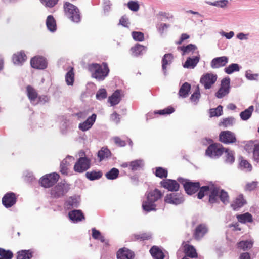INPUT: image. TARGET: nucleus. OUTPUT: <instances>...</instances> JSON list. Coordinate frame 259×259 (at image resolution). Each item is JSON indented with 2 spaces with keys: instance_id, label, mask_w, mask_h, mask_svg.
Wrapping results in <instances>:
<instances>
[{
  "instance_id": "62",
  "label": "nucleus",
  "mask_w": 259,
  "mask_h": 259,
  "mask_svg": "<svg viewBox=\"0 0 259 259\" xmlns=\"http://www.w3.org/2000/svg\"><path fill=\"white\" fill-rule=\"evenodd\" d=\"M41 2L46 7L52 8L57 4L58 0H41Z\"/></svg>"
},
{
  "instance_id": "47",
  "label": "nucleus",
  "mask_w": 259,
  "mask_h": 259,
  "mask_svg": "<svg viewBox=\"0 0 259 259\" xmlns=\"http://www.w3.org/2000/svg\"><path fill=\"white\" fill-rule=\"evenodd\" d=\"M65 81L68 85H72L74 81V74L72 68L65 75Z\"/></svg>"
},
{
  "instance_id": "55",
  "label": "nucleus",
  "mask_w": 259,
  "mask_h": 259,
  "mask_svg": "<svg viewBox=\"0 0 259 259\" xmlns=\"http://www.w3.org/2000/svg\"><path fill=\"white\" fill-rule=\"evenodd\" d=\"M175 112V109L171 106H168V107L163 109L158 110L155 112L156 114H158L159 115H165V114H170Z\"/></svg>"
},
{
  "instance_id": "46",
  "label": "nucleus",
  "mask_w": 259,
  "mask_h": 259,
  "mask_svg": "<svg viewBox=\"0 0 259 259\" xmlns=\"http://www.w3.org/2000/svg\"><path fill=\"white\" fill-rule=\"evenodd\" d=\"M240 69V67L237 63H232L229 65L227 67L224 69L225 73L228 74H231L234 72L239 71Z\"/></svg>"
},
{
  "instance_id": "10",
  "label": "nucleus",
  "mask_w": 259,
  "mask_h": 259,
  "mask_svg": "<svg viewBox=\"0 0 259 259\" xmlns=\"http://www.w3.org/2000/svg\"><path fill=\"white\" fill-rule=\"evenodd\" d=\"M185 198L183 194L176 192L167 194L164 198L165 203L175 205L183 204Z\"/></svg>"
},
{
  "instance_id": "5",
  "label": "nucleus",
  "mask_w": 259,
  "mask_h": 259,
  "mask_svg": "<svg viewBox=\"0 0 259 259\" xmlns=\"http://www.w3.org/2000/svg\"><path fill=\"white\" fill-rule=\"evenodd\" d=\"M64 9L65 15L72 21L78 23L80 21L79 10L76 6L66 2L64 4Z\"/></svg>"
},
{
  "instance_id": "26",
  "label": "nucleus",
  "mask_w": 259,
  "mask_h": 259,
  "mask_svg": "<svg viewBox=\"0 0 259 259\" xmlns=\"http://www.w3.org/2000/svg\"><path fill=\"white\" fill-rule=\"evenodd\" d=\"M27 57L24 52L21 51L13 56L12 60L14 64L22 65L26 60Z\"/></svg>"
},
{
  "instance_id": "31",
  "label": "nucleus",
  "mask_w": 259,
  "mask_h": 259,
  "mask_svg": "<svg viewBox=\"0 0 259 259\" xmlns=\"http://www.w3.org/2000/svg\"><path fill=\"white\" fill-rule=\"evenodd\" d=\"M121 100L120 92L119 90H117L109 97L108 101L111 106H115L118 104Z\"/></svg>"
},
{
  "instance_id": "27",
  "label": "nucleus",
  "mask_w": 259,
  "mask_h": 259,
  "mask_svg": "<svg viewBox=\"0 0 259 259\" xmlns=\"http://www.w3.org/2000/svg\"><path fill=\"white\" fill-rule=\"evenodd\" d=\"M184 253L185 255L190 258H197V259H200V257H198L197 253L195 247L189 244H186L184 246Z\"/></svg>"
},
{
  "instance_id": "57",
  "label": "nucleus",
  "mask_w": 259,
  "mask_h": 259,
  "mask_svg": "<svg viewBox=\"0 0 259 259\" xmlns=\"http://www.w3.org/2000/svg\"><path fill=\"white\" fill-rule=\"evenodd\" d=\"M235 119L233 117H229L228 118H224L223 121L220 123V125H222L225 127L232 125L234 122Z\"/></svg>"
},
{
  "instance_id": "29",
  "label": "nucleus",
  "mask_w": 259,
  "mask_h": 259,
  "mask_svg": "<svg viewBox=\"0 0 259 259\" xmlns=\"http://www.w3.org/2000/svg\"><path fill=\"white\" fill-rule=\"evenodd\" d=\"M246 203V201L243 198V195L241 194L236 198L231 206L234 210L237 211Z\"/></svg>"
},
{
  "instance_id": "17",
  "label": "nucleus",
  "mask_w": 259,
  "mask_h": 259,
  "mask_svg": "<svg viewBox=\"0 0 259 259\" xmlns=\"http://www.w3.org/2000/svg\"><path fill=\"white\" fill-rule=\"evenodd\" d=\"M74 160L73 157L68 155L61 161L60 165V171L62 175H68V167L71 165Z\"/></svg>"
},
{
  "instance_id": "53",
  "label": "nucleus",
  "mask_w": 259,
  "mask_h": 259,
  "mask_svg": "<svg viewBox=\"0 0 259 259\" xmlns=\"http://www.w3.org/2000/svg\"><path fill=\"white\" fill-rule=\"evenodd\" d=\"M239 166L241 169H246L247 171L252 170L251 165L246 160L242 159L239 163Z\"/></svg>"
},
{
  "instance_id": "43",
  "label": "nucleus",
  "mask_w": 259,
  "mask_h": 259,
  "mask_svg": "<svg viewBox=\"0 0 259 259\" xmlns=\"http://www.w3.org/2000/svg\"><path fill=\"white\" fill-rule=\"evenodd\" d=\"M119 174V171L117 168H112L106 172L105 176L108 180H115L118 177Z\"/></svg>"
},
{
  "instance_id": "33",
  "label": "nucleus",
  "mask_w": 259,
  "mask_h": 259,
  "mask_svg": "<svg viewBox=\"0 0 259 259\" xmlns=\"http://www.w3.org/2000/svg\"><path fill=\"white\" fill-rule=\"evenodd\" d=\"M152 238V234L150 233H144L140 234H134L131 238L133 241H144L148 240Z\"/></svg>"
},
{
  "instance_id": "56",
  "label": "nucleus",
  "mask_w": 259,
  "mask_h": 259,
  "mask_svg": "<svg viewBox=\"0 0 259 259\" xmlns=\"http://www.w3.org/2000/svg\"><path fill=\"white\" fill-rule=\"evenodd\" d=\"M128 8L134 12H137L139 10L140 6L137 1H130L127 3Z\"/></svg>"
},
{
  "instance_id": "60",
  "label": "nucleus",
  "mask_w": 259,
  "mask_h": 259,
  "mask_svg": "<svg viewBox=\"0 0 259 259\" xmlns=\"http://www.w3.org/2000/svg\"><path fill=\"white\" fill-rule=\"evenodd\" d=\"M156 16L159 18V19L161 21L163 20L162 18H160V17H163L165 18L166 19L169 20H172L174 19L173 15L168 13L164 12L162 11H160L159 13L156 15Z\"/></svg>"
},
{
  "instance_id": "44",
  "label": "nucleus",
  "mask_w": 259,
  "mask_h": 259,
  "mask_svg": "<svg viewBox=\"0 0 259 259\" xmlns=\"http://www.w3.org/2000/svg\"><path fill=\"white\" fill-rule=\"evenodd\" d=\"M155 175L157 177L161 179L166 178L168 176L167 169L161 167H157L155 168Z\"/></svg>"
},
{
  "instance_id": "2",
  "label": "nucleus",
  "mask_w": 259,
  "mask_h": 259,
  "mask_svg": "<svg viewBox=\"0 0 259 259\" xmlns=\"http://www.w3.org/2000/svg\"><path fill=\"white\" fill-rule=\"evenodd\" d=\"M209 194L208 202L211 204L220 203L221 201L223 204H227L229 202V196L227 192L224 189H221L218 187L212 186H200L199 192L197 194V198L202 199L205 195Z\"/></svg>"
},
{
  "instance_id": "51",
  "label": "nucleus",
  "mask_w": 259,
  "mask_h": 259,
  "mask_svg": "<svg viewBox=\"0 0 259 259\" xmlns=\"http://www.w3.org/2000/svg\"><path fill=\"white\" fill-rule=\"evenodd\" d=\"M230 91L227 88L220 87L218 91L215 93V96L217 98L221 99L229 94Z\"/></svg>"
},
{
  "instance_id": "64",
  "label": "nucleus",
  "mask_w": 259,
  "mask_h": 259,
  "mask_svg": "<svg viewBox=\"0 0 259 259\" xmlns=\"http://www.w3.org/2000/svg\"><path fill=\"white\" fill-rule=\"evenodd\" d=\"M92 126L90 124L87 123L86 121H84L82 123L79 124L78 128L82 132H85L90 129Z\"/></svg>"
},
{
  "instance_id": "58",
  "label": "nucleus",
  "mask_w": 259,
  "mask_h": 259,
  "mask_svg": "<svg viewBox=\"0 0 259 259\" xmlns=\"http://www.w3.org/2000/svg\"><path fill=\"white\" fill-rule=\"evenodd\" d=\"M107 96L106 90L105 89H100L96 93V99L99 100H102L106 98Z\"/></svg>"
},
{
  "instance_id": "45",
  "label": "nucleus",
  "mask_w": 259,
  "mask_h": 259,
  "mask_svg": "<svg viewBox=\"0 0 259 259\" xmlns=\"http://www.w3.org/2000/svg\"><path fill=\"white\" fill-rule=\"evenodd\" d=\"M111 153L107 148H102L98 152V156L100 161L103 160L106 158H109L111 156Z\"/></svg>"
},
{
  "instance_id": "21",
  "label": "nucleus",
  "mask_w": 259,
  "mask_h": 259,
  "mask_svg": "<svg viewBox=\"0 0 259 259\" xmlns=\"http://www.w3.org/2000/svg\"><path fill=\"white\" fill-rule=\"evenodd\" d=\"M178 50L182 51V55L185 56L189 54L190 53H197L199 54V51L197 50V47L195 44H190L186 46L178 47Z\"/></svg>"
},
{
  "instance_id": "1",
  "label": "nucleus",
  "mask_w": 259,
  "mask_h": 259,
  "mask_svg": "<svg viewBox=\"0 0 259 259\" xmlns=\"http://www.w3.org/2000/svg\"><path fill=\"white\" fill-rule=\"evenodd\" d=\"M209 194L208 202L211 204L220 203L221 201L223 204H227L229 202V196L227 192L224 189H221L218 187L212 186H200L199 192L197 194V198L202 199L205 195Z\"/></svg>"
},
{
  "instance_id": "24",
  "label": "nucleus",
  "mask_w": 259,
  "mask_h": 259,
  "mask_svg": "<svg viewBox=\"0 0 259 259\" xmlns=\"http://www.w3.org/2000/svg\"><path fill=\"white\" fill-rule=\"evenodd\" d=\"M26 94L30 102L33 105H36L38 96L37 91L32 86L29 85L26 87Z\"/></svg>"
},
{
  "instance_id": "6",
  "label": "nucleus",
  "mask_w": 259,
  "mask_h": 259,
  "mask_svg": "<svg viewBox=\"0 0 259 259\" xmlns=\"http://www.w3.org/2000/svg\"><path fill=\"white\" fill-rule=\"evenodd\" d=\"M177 180L183 185L186 193L189 195L195 194L200 188V183L199 182H192L182 177L178 178Z\"/></svg>"
},
{
  "instance_id": "14",
  "label": "nucleus",
  "mask_w": 259,
  "mask_h": 259,
  "mask_svg": "<svg viewBox=\"0 0 259 259\" xmlns=\"http://www.w3.org/2000/svg\"><path fill=\"white\" fill-rule=\"evenodd\" d=\"M31 66L37 69H44L47 67V62L42 56H35L30 60Z\"/></svg>"
},
{
  "instance_id": "42",
  "label": "nucleus",
  "mask_w": 259,
  "mask_h": 259,
  "mask_svg": "<svg viewBox=\"0 0 259 259\" xmlns=\"http://www.w3.org/2000/svg\"><path fill=\"white\" fill-rule=\"evenodd\" d=\"M144 163L142 160H136L130 162L131 169L132 171H136L139 170L144 166Z\"/></svg>"
},
{
  "instance_id": "16",
  "label": "nucleus",
  "mask_w": 259,
  "mask_h": 259,
  "mask_svg": "<svg viewBox=\"0 0 259 259\" xmlns=\"http://www.w3.org/2000/svg\"><path fill=\"white\" fill-rule=\"evenodd\" d=\"M17 198L13 192L7 193L2 198V204L6 208H10L16 204Z\"/></svg>"
},
{
  "instance_id": "39",
  "label": "nucleus",
  "mask_w": 259,
  "mask_h": 259,
  "mask_svg": "<svg viewBox=\"0 0 259 259\" xmlns=\"http://www.w3.org/2000/svg\"><path fill=\"white\" fill-rule=\"evenodd\" d=\"M225 153V162L229 164H232L235 161V153L233 151L228 148L224 150Z\"/></svg>"
},
{
  "instance_id": "4",
  "label": "nucleus",
  "mask_w": 259,
  "mask_h": 259,
  "mask_svg": "<svg viewBox=\"0 0 259 259\" xmlns=\"http://www.w3.org/2000/svg\"><path fill=\"white\" fill-rule=\"evenodd\" d=\"M88 69L92 72V77L99 81L104 80L109 72V68L106 62L102 64L92 63L89 65Z\"/></svg>"
},
{
  "instance_id": "23",
  "label": "nucleus",
  "mask_w": 259,
  "mask_h": 259,
  "mask_svg": "<svg viewBox=\"0 0 259 259\" xmlns=\"http://www.w3.org/2000/svg\"><path fill=\"white\" fill-rule=\"evenodd\" d=\"M80 204L79 198L76 196H71L65 202V205L68 209L77 208Z\"/></svg>"
},
{
  "instance_id": "35",
  "label": "nucleus",
  "mask_w": 259,
  "mask_h": 259,
  "mask_svg": "<svg viewBox=\"0 0 259 259\" xmlns=\"http://www.w3.org/2000/svg\"><path fill=\"white\" fill-rule=\"evenodd\" d=\"M33 252L30 250H21L17 253V259H31Z\"/></svg>"
},
{
  "instance_id": "25",
  "label": "nucleus",
  "mask_w": 259,
  "mask_h": 259,
  "mask_svg": "<svg viewBox=\"0 0 259 259\" xmlns=\"http://www.w3.org/2000/svg\"><path fill=\"white\" fill-rule=\"evenodd\" d=\"M173 59L172 54L171 53L165 54L162 59V69L165 76L167 75V65L170 64Z\"/></svg>"
},
{
  "instance_id": "28",
  "label": "nucleus",
  "mask_w": 259,
  "mask_h": 259,
  "mask_svg": "<svg viewBox=\"0 0 259 259\" xmlns=\"http://www.w3.org/2000/svg\"><path fill=\"white\" fill-rule=\"evenodd\" d=\"M200 58L199 54L194 58L188 57L183 65V67L186 68H194L199 62Z\"/></svg>"
},
{
  "instance_id": "63",
  "label": "nucleus",
  "mask_w": 259,
  "mask_h": 259,
  "mask_svg": "<svg viewBox=\"0 0 259 259\" xmlns=\"http://www.w3.org/2000/svg\"><path fill=\"white\" fill-rule=\"evenodd\" d=\"M252 159L254 162L259 164V144L257 145V147L252 154Z\"/></svg>"
},
{
  "instance_id": "8",
  "label": "nucleus",
  "mask_w": 259,
  "mask_h": 259,
  "mask_svg": "<svg viewBox=\"0 0 259 259\" xmlns=\"http://www.w3.org/2000/svg\"><path fill=\"white\" fill-rule=\"evenodd\" d=\"M225 148L219 143L210 144L205 151L206 155L212 158H217L224 152Z\"/></svg>"
},
{
  "instance_id": "11",
  "label": "nucleus",
  "mask_w": 259,
  "mask_h": 259,
  "mask_svg": "<svg viewBox=\"0 0 259 259\" xmlns=\"http://www.w3.org/2000/svg\"><path fill=\"white\" fill-rule=\"evenodd\" d=\"M59 177V175L56 172L49 174L41 178L39 183L45 188H50L58 181Z\"/></svg>"
},
{
  "instance_id": "38",
  "label": "nucleus",
  "mask_w": 259,
  "mask_h": 259,
  "mask_svg": "<svg viewBox=\"0 0 259 259\" xmlns=\"http://www.w3.org/2000/svg\"><path fill=\"white\" fill-rule=\"evenodd\" d=\"M46 25L48 29L51 32L56 30V21L52 15H49L46 19Z\"/></svg>"
},
{
  "instance_id": "61",
  "label": "nucleus",
  "mask_w": 259,
  "mask_h": 259,
  "mask_svg": "<svg viewBox=\"0 0 259 259\" xmlns=\"http://www.w3.org/2000/svg\"><path fill=\"white\" fill-rule=\"evenodd\" d=\"M170 25L166 23H159L156 25V28L161 35L163 34L165 29L169 27Z\"/></svg>"
},
{
  "instance_id": "30",
  "label": "nucleus",
  "mask_w": 259,
  "mask_h": 259,
  "mask_svg": "<svg viewBox=\"0 0 259 259\" xmlns=\"http://www.w3.org/2000/svg\"><path fill=\"white\" fill-rule=\"evenodd\" d=\"M150 252L154 259H164L165 255L162 251L156 246H152Z\"/></svg>"
},
{
  "instance_id": "59",
  "label": "nucleus",
  "mask_w": 259,
  "mask_h": 259,
  "mask_svg": "<svg viewBox=\"0 0 259 259\" xmlns=\"http://www.w3.org/2000/svg\"><path fill=\"white\" fill-rule=\"evenodd\" d=\"M245 77L249 80H257L259 77V74H252L250 70H248L245 72Z\"/></svg>"
},
{
  "instance_id": "13",
  "label": "nucleus",
  "mask_w": 259,
  "mask_h": 259,
  "mask_svg": "<svg viewBox=\"0 0 259 259\" xmlns=\"http://www.w3.org/2000/svg\"><path fill=\"white\" fill-rule=\"evenodd\" d=\"M217 79L216 75L207 73L201 76L200 82L204 85L205 89H209L212 85L215 82Z\"/></svg>"
},
{
  "instance_id": "32",
  "label": "nucleus",
  "mask_w": 259,
  "mask_h": 259,
  "mask_svg": "<svg viewBox=\"0 0 259 259\" xmlns=\"http://www.w3.org/2000/svg\"><path fill=\"white\" fill-rule=\"evenodd\" d=\"M132 54L134 56H138L143 55L146 51V48L139 44H137L135 46L131 48Z\"/></svg>"
},
{
  "instance_id": "54",
  "label": "nucleus",
  "mask_w": 259,
  "mask_h": 259,
  "mask_svg": "<svg viewBox=\"0 0 259 259\" xmlns=\"http://www.w3.org/2000/svg\"><path fill=\"white\" fill-rule=\"evenodd\" d=\"M132 35L133 39L137 41H142L144 39V34L141 32L133 31Z\"/></svg>"
},
{
  "instance_id": "9",
  "label": "nucleus",
  "mask_w": 259,
  "mask_h": 259,
  "mask_svg": "<svg viewBox=\"0 0 259 259\" xmlns=\"http://www.w3.org/2000/svg\"><path fill=\"white\" fill-rule=\"evenodd\" d=\"M91 166V160L86 156L79 158L74 165V170L82 173L89 169Z\"/></svg>"
},
{
  "instance_id": "7",
  "label": "nucleus",
  "mask_w": 259,
  "mask_h": 259,
  "mask_svg": "<svg viewBox=\"0 0 259 259\" xmlns=\"http://www.w3.org/2000/svg\"><path fill=\"white\" fill-rule=\"evenodd\" d=\"M70 185L64 182L58 183L51 191L53 198H59L64 196L69 190Z\"/></svg>"
},
{
  "instance_id": "52",
  "label": "nucleus",
  "mask_w": 259,
  "mask_h": 259,
  "mask_svg": "<svg viewBox=\"0 0 259 259\" xmlns=\"http://www.w3.org/2000/svg\"><path fill=\"white\" fill-rule=\"evenodd\" d=\"M201 95L200 93L199 88V86L196 87V89L195 91L194 92L193 94H192L190 97V100L193 102H195L196 104L198 103L199 100L200 98Z\"/></svg>"
},
{
  "instance_id": "41",
  "label": "nucleus",
  "mask_w": 259,
  "mask_h": 259,
  "mask_svg": "<svg viewBox=\"0 0 259 259\" xmlns=\"http://www.w3.org/2000/svg\"><path fill=\"white\" fill-rule=\"evenodd\" d=\"M237 218L238 221L241 223H251L253 221L252 215L248 212L238 215Z\"/></svg>"
},
{
  "instance_id": "3",
  "label": "nucleus",
  "mask_w": 259,
  "mask_h": 259,
  "mask_svg": "<svg viewBox=\"0 0 259 259\" xmlns=\"http://www.w3.org/2000/svg\"><path fill=\"white\" fill-rule=\"evenodd\" d=\"M163 195L161 192L158 189L149 192L147 194L146 200L143 201L142 205L143 209L146 212L156 210L155 202L160 199Z\"/></svg>"
},
{
  "instance_id": "19",
  "label": "nucleus",
  "mask_w": 259,
  "mask_h": 259,
  "mask_svg": "<svg viewBox=\"0 0 259 259\" xmlns=\"http://www.w3.org/2000/svg\"><path fill=\"white\" fill-rule=\"evenodd\" d=\"M208 229L204 224H199L195 229L193 237L195 239L199 240L207 233Z\"/></svg>"
},
{
  "instance_id": "15",
  "label": "nucleus",
  "mask_w": 259,
  "mask_h": 259,
  "mask_svg": "<svg viewBox=\"0 0 259 259\" xmlns=\"http://www.w3.org/2000/svg\"><path fill=\"white\" fill-rule=\"evenodd\" d=\"M160 184L161 187L171 192H177L180 188V185L177 181L172 179L163 180L160 182Z\"/></svg>"
},
{
  "instance_id": "40",
  "label": "nucleus",
  "mask_w": 259,
  "mask_h": 259,
  "mask_svg": "<svg viewBox=\"0 0 259 259\" xmlns=\"http://www.w3.org/2000/svg\"><path fill=\"white\" fill-rule=\"evenodd\" d=\"M253 244V241L251 240L241 241L237 243L238 248H241L244 251L250 249Z\"/></svg>"
},
{
  "instance_id": "36",
  "label": "nucleus",
  "mask_w": 259,
  "mask_h": 259,
  "mask_svg": "<svg viewBox=\"0 0 259 259\" xmlns=\"http://www.w3.org/2000/svg\"><path fill=\"white\" fill-rule=\"evenodd\" d=\"M254 110V106H250L247 109L240 113V116L242 120L246 121L249 119L251 116L252 113Z\"/></svg>"
},
{
  "instance_id": "49",
  "label": "nucleus",
  "mask_w": 259,
  "mask_h": 259,
  "mask_svg": "<svg viewBox=\"0 0 259 259\" xmlns=\"http://www.w3.org/2000/svg\"><path fill=\"white\" fill-rule=\"evenodd\" d=\"M0 258L12 259L13 257V253L10 250H5L0 248Z\"/></svg>"
},
{
  "instance_id": "50",
  "label": "nucleus",
  "mask_w": 259,
  "mask_h": 259,
  "mask_svg": "<svg viewBox=\"0 0 259 259\" xmlns=\"http://www.w3.org/2000/svg\"><path fill=\"white\" fill-rule=\"evenodd\" d=\"M257 144H255L252 141L248 142L244 146V149L248 153L254 152L255 149L257 147Z\"/></svg>"
},
{
  "instance_id": "22",
  "label": "nucleus",
  "mask_w": 259,
  "mask_h": 259,
  "mask_svg": "<svg viewBox=\"0 0 259 259\" xmlns=\"http://www.w3.org/2000/svg\"><path fill=\"white\" fill-rule=\"evenodd\" d=\"M116 256L117 259H133L134 254L130 249L124 247L117 252Z\"/></svg>"
},
{
  "instance_id": "48",
  "label": "nucleus",
  "mask_w": 259,
  "mask_h": 259,
  "mask_svg": "<svg viewBox=\"0 0 259 259\" xmlns=\"http://www.w3.org/2000/svg\"><path fill=\"white\" fill-rule=\"evenodd\" d=\"M210 117H218L223 113V106L219 105L216 108H212L209 110Z\"/></svg>"
},
{
  "instance_id": "34",
  "label": "nucleus",
  "mask_w": 259,
  "mask_h": 259,
  "mask_svg": "<svg viewBox=\"0 0 259 259\" xmlns=\"http://www.w3.org/2000/svg\"><path fill=\"white\" fill-rule=\"evenodd\" d=\"M86 178L90 181H94L100 179L103 175L101 170H92L88 171L85 174Z\"/></svg>"
},
{
  "instance_id": "20",
  "label": "nucleus",
  "mask_w": 259,
  "mask_h": 259,
  "mask_svg": "<svg viewBox=\"0 0 259 259\" xmlns=\"http://www.w3.org/2000/svg\"><path fill=\"white\" fill-rule=\"evenodd\" d=\"M69 219L73 223L81 222L85 219L84 215L81 210L74 209L68 213Z\"/></svg>"
},
{
  "instance_id": "12",
  "label": "nucleus",
  "mask_w": 259,
  "mask_h": 259,
  "mask_svg": "<svg viewBox=\"0 0 259 259\" xmlns=\"http://www.w3.org/2000/svg\"><path fill=\"white\" fill-rule=\"evenodd\" d=\"M219 141L223 143L228 144L236 142L235 134L230 131H222L219 134Z\"/></svg>"
},
{
  "instance_id": "18",
  "label": "nucleus",
  "mask_w": 259,
  "mask_h": 259,
  "mask_svg": "<svg viewBox=\"0 0 259 259\" xmlns=\"http://www.w3.org/2000/svg\"><path fill=\"white\" fill-rule=\"evenodd\" d=\"M228 62V58L226 56H222L214 58L210 62V66L212 68H219L224 67Z\"/></svg>"
},
{
  "instance_id": "37",
  "label": "nucleus",
  "mask_w": 259,
  "mask_h": 259,
  "mask_svg": "<svg viewBox=\"0 0 259 259\" xmlns=\"http://www.w3.org/2000/svg\"><path fill=\"white\" fill-rule=\"evenodd\" d=\"M190 89L191 84L186 82L184 83L181 87L179 91V94L180 96L182 97L183 98H186L188 96L189 92L190 91Z\"/></svg>"
}]
</instances>
